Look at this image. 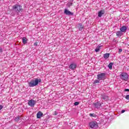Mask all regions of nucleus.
Instances as JSON below:
<instances>
[{
  "label": "nucleus",
  "instance_id": "f8f14e48",
  "mask_svg": "<svg viewBox=\"0 0 129 129\" xmlns=\"http://www.w3.org/2000/svg\"><path fill=\"white\" fill-rule=\"evenodd\" d=\"M126 27L125 26H122L120 29V31L122 33H125L126 32Z\"/></svg>",
  "mask_w": 129,
  "mask_h": 129
},
{
  "label": "nucleus",
  "instance_id": "1a4fd4ad",
  "mask_svg": "<svg viewBox=\"0 0 129 129\" xmlns=\"http://www.w3.org/2000/svg\"><path fill=\"white\" fill-rule=\"evenodd\" d=\"M104 10H101L100 11H99L98 13V17L99 18H101V17L103 15H104Z\"/></svg>",
  "mask_w": 129,
  "mask_h": 129
},
{
  "label": "nucleus",
  "instance_id": "393cba45",
  "mask_svg": "<svg viewBox=\"0 0 129 129\" xmlns=\"http://www.w3.org/2000/svg\"><path fill=\"white\" fill-rule=\"evenodd\" d=\"M125 98H126V99L128 100V99H129V95H127L125 96Z\"/></svg>",
  "mask_w": 129,
  "mask_h": 129
},
{
  "label": "nucleus",
  "instance_id": "5701e85b",
  "mask_svg": "<svg viewBox=\"0 0 129 129\" xmlns=\"http://www.w3.org/2000/svg\"><path fill=\"white\" fill-rule=\"evenodd\" d=\"M89 116H91V117H94V116H95V115H94V113H90V114H89Z\"/></svg>",
  "mask_w": 129,
  "mask_h": 129
},
{
  "label": "nucleus",
  "instance_id": "aec40b11",
  "mask_svg": "<svg viewBox=\"0 0 129 129\" xmlns=\"http://www.w3.org/2000/svg\"><path fill=\"white\" fill-rule=\"evenodd\" d=\"M99 50H100V46H99L98 48H96L95 50V52L97 53V52H99Z\"/></svg>",
  "mask_w": 129,
  "mask_h": 129
},
{
  "label": "nucleus",
  "instance_id": "f3484780",
  "mask_svg": "<svg viewBox=\"0 0 129 129\" xmlns=\"http://www.w3.org/2000/svg\"><path fill=\"white\" fill-rule=\"evenodd\" d=\"M22 41L23 42V44H24V45H26V43H27V38L23 37L22 38Z\"/></svg>",
  "mask_w": 129,
  "mask_h": 129
},
{
  "label": "nucleus",
  "instance_id": "2eb2a0df",
  "mask_svg": "<svg viewBox=\"0 0 129 129\" xmlns=\"http://www.w3.org/2000/svg\"><path fill=\"white\" fill-rule=\"evenodd\" d=\"M101 98H102V99H104L105 100H107V99H108V97L107 96L103 95L101 96Z\"/></svg>",
  "mask_w": 129,
  "mask_h": 129
},
{
  "label": "nucleus",
  "instance_id": "f257e3e1",
  "mask_svg": "<svg viewBox=\"0 0 129 129\" xmlns=\"http://www.w3.org/2000/svg\"><path fill=\"white\" fill-rule=\"evenodd\" d=\"M42 81L41 79H38V78L35 79V80H31L28 83V85L29 87H34V86H37L39 83Z\"/></svg>",
  "mask_w": 129,
  "mask_h": 129
},
{
  "label": "nucleus",
  "instance_id": "412c9836",
  "mask_svg": "<svg viewBox=\"0 0 129 129\" xmlns=\"http://www.w3.org/2000/svg\"><path fill=\"white\" fill-rule=\"evenodd\" d=\"M15 120L18 122L20 120V117H16Z\"/></svg>",
  "mask_w": 129,
  "mask_h": 129
},
{
  "label": "nucleus",
  "instance_id": "cd10ccee",
  "mask_svg": "<svg viewBox=\"0 0 129 129\" xmlns=\"http://www.w3.org/2000/svg\"><path fill=\"white\" fill-rule=\"evenodd\" d=\"M3 109V105H0V110H2Z\"/></svg>",
  "mask_w": 129,
  "mask_h": 129
},
{
  "label": "nucleus",
  "instance_id": "f03ea898",
  "mask_svg": "<svg viewBox=\"0 0 129 129\" xmlns=\"http://www.w3.org/2000/svg\"><path fill=\"white\" fill-rule=\"evenodd\" d=\"M120 78L125 81H127L128 80V75L126 73H122L120 75Z\"/></svg>",
  "mask_w": 129,
  "mask_h": 129
},
{
  "label": "nucleus",
  "instance_id": "9d476101",
  "mask_svg": "<svg viewBox=\"0 0 129 129\" xmlns=\"http://www.w3.org/2000/svg\"><path fill=\"white\" fill-rule=\"evenodd\" d=\"M36 116L37 118H41L43 116V113L41 111L38 112L36 114Z\"/></svg>",
  "mask_w": 129,
  "mask_h": 129
},
{
  "label": "nucleus",
  "instance_id": "bb28decb",
  "mask_svg": "<svg viewBox=\"0 0 129 129\" xmlns=\"http://www.w3.org/2000/svg\"><path fill=\"white\" fill-rule=\"evenodd\" d=\"M34 46H38V42H35V43H34Z\"/></svg>",
  "mask_w": 129,
  "mask_h": 129
},
{
  "label": "nucleus",
  "instance_id": "39448f33",
  "mask_svg": "<svg viewBox=\"0 0 129 129\" xmlns=\"http://www.w3.org/2000/svg\"><path fill=\"white\" fill-rule=\"evenodd\" d=\"M97 76V79H99L100 80H102V79H103V78H104L105 76V73H101V74H98Z\"/></svg>",
  "mask_w": 129,
  "mask_h": 129
},
{
  "label": "nucleus",
  "instance_id": "b1692460",
  "mask_svg": "<svg viewBox=\"0 0 129 129\" xmlns=\"http://www.w3.org/2000/svg\"><path fill=\"white\" fill-rule=\"evenodd\" d=\"M79 104V102H76L74 103V105H78Z\"/></svg>",
  "mask_w": 129,
  "mask_h": 129
},
{
  "label": "nucleus",
  "instance_id": "6ab92c4d",
  "mask_svg": "<svg viewBox=\"0 0 129 129\" xmlns=\"http://www.w3.org/2000/svg\"><path fill=\"white\" fill-rule=\"evenodd\" d=\"M108 67L109 69H110V70H111V69H112V62H110L108 64Z\"/></svg>",
  "mask_w": 129,
  "mask_h": 129
},
{
  "label": "nucleus",
  "instance_id": "ddd939ff",
  "mask_svg": "<svg viewBox=\"0 0 129 129\" xmlns=\"http://www.w3.org/2000/svg\"><path fill=\"white\" fill-rule=\"evenodd\" d=\"M123 34L121 31H117L116 33V36H117V37H121V36H122Z\"/></svg>",
  "mask_w": 129,
  "mask_h": 129
},
{
  "label": "nucleus",
  "instance_id": "4468645a",
  "mask_svg": "<svg viewBox=\"0 0 129 129\" xmlns=\"http://www.w3.org/2000/svg\"><path fill=\"white\" fill-rule=\"evenodd\" d=\"M78 28L80 31H82V29L84 28V26L82 24H79Z\"/></svg>",
  "mask_w": 129,
  "mask_h": 129
},
{
  "label": "nucleus",
  "instance_id": "6e6552de",
  "mask_svg": "<svg viewBox=\"0 0 129 129\" xmlns=\"http://www.w3.org/2000/svg\"><path fill=\"white\" fill-rule=\"evenodd\" d=\"M69 68L72 70H74V69H76V64L75 63H71L69 66Z\"/></svg>",
  "mask_w": 129,
  "mask_h": 129
},
{
  "label": "nucleus",
  "instance_id": "9b49d317",
  "mask_svg": "<svg viewBox=\"0 0 129 129\" xmlns=\"http://www.w3.org/2000/svg\"><path fill=\"white\" fill-rule=\"evenodd\" d=\"M89 125L90 127L93 128V127H94L96 125V122H91L89 123Z\"/></svg>",
  "mask_w": 129,
  "mask_h": 129
},
{
  "label": "nucleus",
  "instance_id": "7c9ffc66",
  "mask_svg": "<svg viewBox=\"0 0 129 129\" xmlns=\"http://www.w3.org/2000/svg\"><path fill=\"white\" fill-rule=\"evenodd\" d=\"M0 52H3V49H2V48H0Z\"/></svg>",
  "mask_w": 129,
  "mask_h": 129
},
{
  "label": "nucleus",
  "instance_id": "a211bd4d",
  "mask_svg": "<svg viewBox=\"0 0 129 129\" xmlns=\"http://www.w3.org/2000/svg\"><path fill=\"white\" fill-rule=\"evenodd\" d=\"M99 82H100V80L98 79L94 81L93 84H96V83H99Z\"/></svg>",
  "mask_w": 129,
  "mask_h": 129
},
{
  "label": "nucleus",
  "instance_id": "c756f323",
  "mask_svg": "<svg viewBox=\"0 0 129 129\" xmlns=\"http://www.w3.org/2000/svg\"><path fill=\"white\" fill-rule=\"evenodd\" d=\"M124 91L126 92V91H129V89H125L124 90Z\"/></svg>",
  "mask_w": 129,
  "mask_h": 129
},
{
  "label": "nucleus",
  "instance_id": "dca6fc26",
  "mask_svg": "<svg viewBox=\"0 0 129 129\" xmlns=\"http://www.w3.org/2000/svg\"><path fill=\"white\" fill-rule=\"evenodd\" d=\"M109 57V53H105L104 54V58L105 59H107V58Z\"/></svg>",
  "mask_w": 129,
  "mask_h": 129
},
{
  "label": "nucleus",
  "instance_id": "0eeeda50",
  "mask_svg": "<svg viewBox=\"0 0 129 129\" xmlns=\"http://www.w3.org/2000/svg\"><path fill=\"white\" fill-rule=\"evenodd\" d=\"M93 105L96 108H100V106H101V103H100V102L94 103Z\"/></svg>",
  "mask_w": 129,
  "mask_h": 129
},
{
  "label": "nucleus",
  "instance_id": "4be33fe9",
  "mask_svg": "<svg viewBox=\"0 0 129 129\" xmlns=\"http://www.w3.org/2000/svg\"><path fill=\"white\" fill-rule=\"evenodd\" d=\"M72 5H73L72 3H68V6L69 7V8H70L71 7V6H72Z\"/></svg>",
  "mask_w": 129,
  "mask_h": 129
},
{
  "label": "nucleus",
  "instance_id": "2f4dec72",
  "mask_svg": "<svg viewBox=\"0 0 129 129\" xmlns=\"http://www.w3.org/2000/svg\"><path fill=\"white\" fill-rule=\"evenodd\" d=\"M57 112L56 111H55L54 112V115H57Z\"/></svg>",
  "mask_w": 129,
  "mask_h": 129
},
{
  "label": "nucleus",
  "instance_id": "7ed1b4c3",
  "mask_svg": "<svg viewBox=\"0 0 129 129\" xmlns=\"http://www.w3.org/2000/svg\"><path fill=\"white\" fill-rule=\"evenodd\" d=\"M13 9L14 10V11H16V12H23V8H22V6L19 5L13 6Z\"/></svg>",
  "mask_w": 129,
  "mask_h": 129
},
{
  "label": "nucleus",
  "instance_id": "20e7f679",
  "mask_svg": "<svg viewBox=\"0 0 129 129\" xmlns=\"http://www.w3.org/2000/svg\"><path fill=\"white\" fill-rule=\"evenodd\" d=\"M28 105L29 106H31L32 107H34L35 106V104H36V101L34 100H30L28 101Z\"/></svg>",
  "mask_w": 129,
  "mask_h": 129
},
{
  "label": "nucleus",
  "instance_id": "a878e982",
  "mask_svg": "<svg viewBox=\"0 0 129 129\" xmlns=\"http://www.w3.org/2000/svg\"><path fill=\"white\" fill-rule=\"evenodd\" d=\"M122 52V49H119L118 50V53H121Z\"/></svg>",
  "mask_w": 129,
  "mask_h": 129
},
{
  "label": "nucleus",
  "instance_id": "423d86ee",
  "mask_svg": "<svg viewBox=\"0 0 129 129\" xmlns=\"http://www.w3.org/2000/svg\"><path fill=\"white\" fill-rule=\"evenodd\" d=\"M64 14H65V15H67L68 16H73V13L70 12L67 9L64 10Z\"/></svg>",
  "mask_w": 129,
  "mask_h": 129
},
{
  "label": "nucleus",
  "instance_id": "c85d7f7f",
  "mask_svg": "<svg viewBox=\"0 0 129 129\" xmlns=\"http://www.w3.org/2000/svg\"><path fill=\"white\" fill-rule=\"evenodd\" d=\"M124 112H125V110H122L121 111V113H123Z\"/></svg>",
  "mask_w": 129,
  "mask_h": 129
}]
</instances>
